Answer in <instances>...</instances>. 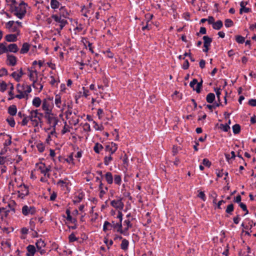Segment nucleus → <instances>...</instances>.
<instances>
[{
	"mask_svg": "<svg viewBox=\"0 0 256 256\" xmlns=\"http://www.w3.org/2000/svg\"><path fill=\"white\" fill-rule=\"evenodd\" d=\"M111 205L116 209L122 210L124 206L121 200H113L110 202Z\"/></svg>",
	"mask_w": 256,
	"mask_h": 256,
	"instance_id": "nucleus-7",
	"label": "nucleus"
},
{
	"mask_svg": "<svg viewBox=\"0 0 256 256\" xmlns=\"http://www.w3.org/2000/svg\"><path fill=\"white\" fill-rule=\"evenodd\" d=\"M8 49L4 44H0V54L7 52Z\"/></svg>",
	"mask_w": 256,
	"mask_h": 256,
	"instance_id": "nucleus-30",
	"label": "nucleus"
},
{
	"mask_svg": "<svg viewBox=\"0 0 256 256\" xmlns=\"http://www.w3.org/2000/svg\"><path fill=\"white\" fill-rule=\"evenodd\" d=\"M60 102H61V100H60V97L56 96V98L55 99V104L58 107V108L60 107Z\"/></svg>",
	"mask_w": 256,
	"mask_h": 256,
	"instance_id": "nucleus-54",
	"label": "nucleus"
},
{
	"mask_svg": "<svg viewBox=\"0 0 256 256\" xmlns=\"http://www.w3.org/2000/svg\"><path fill=\"white\" fill-rule=\"evenodd\" d=\"M38 151L40 152H42L44 150V146L42 144H38L37 146Z\"/></svg>",
	"mask_w": 256,
	"mask_h": 256,
	"instance_id": "nucleus-53",
	"label": "nucleus"
},
{
	"mask_svg": "<svg viewBox=\"0 0 256 256\" xmlns=\"http://www.w3.org/2000/svg\"><path fill=\"white\" fill-rule=\"evenodd\" d=\"M20 86V85L18 84V91L20 93V94L16 95V97L19 99H21V98H24L25 96V95H26V94L24 93V92L22 91V90L20 89V88H19Z\"/></svg>",
	"mask_w": 256,
	"mask_h": 256,
	"instance_id": "nucleus-23",
	"label": "nucleus"
},
{
	"mask_svg": "<svg viewBox=\"0 0 256 256\" xmlns=\"http://www.w3.org/2000/svg\"><path fill=\"white\" fill-rule=\"evenodd\" d=\"M66 214H67L66 220H72V217L70 216V212L69 210H66Z\"/></svg>",
	"mask_w": 256,
	"mask_h": 256,
	"instance_id": "nucleus-56",
	"label": "nucleus"
},
{
	"mask_svg": "<svg viewBox=\"0 0 256 256\" xmlns=\"http://www.w3.org/2000/svg\"><path fill=\"white\" fill-rule=\"evenodd\" d=\"M117 144L115 143H112V147L110 146H106V150L110 152L111 154H114L117 150Z\"/></svg>",
	"mask_w": 256,
	"mask_h": 256,
	"instance_id": "nucleus-13",
	"label": "nucleus"
},
{
	"mask_svg": "<svg viewBox=\"0 0 256 256\" xmlns=\"http://www.w3.org/2000/svg\"><path fill=\"white\" fill-rule=\"evenodd\" d=\"M222 26L223 24L222 21L220 20H218L216 22H214V23L212 28L215 30H219L222 27Z\"/></svg>",
	"mask_w": 256,
	"mask_h": 256,
	"instance_id": "nucleus-16",
	"label": "nucleus"
},
{
	"mask_svg": "<svg viewBox=\"0 0 256 256\" xmlns=\"http://www.w3.org/2000/svg\"><path fill=\"white\" fill-rule=\"evenodd\" d=\"M7 48L8 49V52H16L18 50V46L15 44H9Z\"/></svg>",
	"mask_w": 256,
	"mask_h": 256,
	"instance_id": "nucleus-14",
	"label": "nucleus"
},
{
	"mask_svg": "<svg viewBox=\"0 0 256 256\" xmlns=\"http://www.w3.org/2000/svg\"><path fill=\"white\" fill-rule=\"evenodd\" d=\"M8 112L11 116H15L17 112L16 107L14 105L10 106L8 108Z\"/></svg>",
	"mask_w": 256,
	"mask_h": 256,
	"instance_id": "nucleus-17",
	"label": "nucleus"
},
{
	"mask_svg": "<svg viewBox=\"0 0 256 256\" xmlns=\"http://www.w3.org/2000/svg\"><path fill=\"white\" fill-rule=\"evenodd\" d=\"M233 132L234 134H238L240 132V126L238 124H236L232 126Z\"/></svg>",
	"mask_w": 256,
	"mask_h": 256,
	"instance_id": "nucleus-29",
	"label": "nucleus"
},
{
	"mask_svg": "<svg viewBox=\"0 0 256 256\" xmlns=\"http://www.w3.org/2000/svg\"><path fill=\"white\" fill-rule=\"evenodd\" d=\"M236 40L238 43L242 44L244 42V38L240 36H237Z\"/></svg>",
	"mask_w": 256,
	"mask_h": 256,
	"instance_id": "nucleus-40",
	"label": "nucleus"
},
{
	"mask_svg": "<svg viewBox=\"0 0 256 256\" xmlns=\"http://www.w3.org/2000/svg\"><path fill=\"white\" fill-rule=\"evenodd\" d=\"M248 104L252 106H256V99H250L248 102Z\"/></svg>",
	"mask_w": 256,
	"mask_h": 256,
	"instance_id": "nucleus-55",
	"label": "nucleus"
},
{
	"mask_svg": "<svg viewBox=\"0 0 256 256\" xmlns=\"http://www.w3.org/2000/svg\"><path fill=\"white\" fill-rule=\"evenodd\" d=\"M220 128L224 132H228V130L230 128V127L228 124H226L225 125L222 124H220Z\"/></svg>",
	"mask_w": 256,
	"mask_h": 256,
	"instance_id": "nucleus-43",
	"label": "nucleus"
},
{
	"mask_svg": "<svg viewBox=\"0 0 256 256\" xmlns=\"http://www.w3.org/2000/svg\"><path fill=\"white\" fill-rule=\"evenodd\" d=\"M118 227V232H120L121 234H124V231L122 230V222H120V223H118L116 224L115 228Z\"/></svg>",
	"mask_w": 256,
	"mask_h": 256,
	"instance_id": "nucleus-38",
	"label": "nucleus"
},
{
	"mask_svg": "<svg viewBox=\"0 0 256 256\" xmlns=\"http://www.w3.org/2000/svg\"><path fill=\"white\" fill-rule=\"evenodd\" d=\"M50 6L52 8L56 9L59 7L60 2L56 0H51Z\"/></svg>",
	"mask_w": 256,
	"mask_h": 256,
	"instance_id": "nucleus-27",
	"label": "nucleus"
},
{
	"mask_svg": "<svg viewBox=\"0 0 256 256\" xmlns=\"http://www.w3.org/2000/svg\"><path fill=\"white\" fill-rule=\"evenodd\" d=\"M188 67H189V63H188V60H186L184 63L182 65V68L184 70H186L188 68Z\"/></svg>",
	"mask_w": 256,
	"mask_h": 256,
	"instance_id": "nucleus-60",
	"label": "nucleus"
},
{
	"mask_svg": "<svg viewBox=\"0 0 256 256\" xmlns=\"http://www.w3.org/2000/svg\"><path fill=\"white\" fill-rule=\"evenodd\" d=\"M241 199H242V198H241L240 196V195L237 196H236V198L234 199V202H235L239 203V204H240V202H240V201H241Z\"/></svg>",
	"mask_w": 256,
	"mask_h": 256,
	"instance_id": "nucleus-62",
	"label": "nucleus"
},
{
	"mask_svg": "<svg viewBox=\"0 0 256 256\" xmlns=\"http://www.w3.org/2000/svg\"><path fill=\"white\" fill-rule=\"evenodd\" d=\"M12 12L18 18L22 19L26 13V4L21 2L18 6H16Z\"/></svg>",
	"mask_w": 256,
	"mask_h": 256,
	"instance_id": "nucleus-1",
	"label": "nucleus"
},
{
	"mask_svg": "<svg viewBox=\"0 0 256 256\" xmlns=\"http://www.w3.org/2000/svg\"><path fill=\"white\" fill-rule=\"evenodd\" d=\"M202 164L206 166L210 167L211 165V162L206 158H204L202 160Z\"/></svg>",
	"mask_w": 256,
	"mask_h": 256,
	"instance_id": "nucleus-46",
	"label": "nucleus"
},
{
	"mask_svg": "<svg viewBox=\"0 0 256 256\" xmlns=\"http://www.w3.org/2000/svg\"><path fill=\"white\" fill-rule=\"evenodd\" d=\"M202 80H201L200 82H198L196 84V86L194 88V90H196V92L200 93V92L201 88L202 87Z\"/></svg>",
	"mask_w": 256,
	"mask_h": 256,
	"instance_id": "nucleus-31",
	"label": "nucleus"
},
{
	"mask_svg": "<svg viewBox=\"0 0 256 256\" xmlns=\"http://www.w3.org/2000/svg\"><path fill=\"white\" fill-rule=\"evenodd\" d=\"M35 212V208L33 206L29 207L28 206H24L22 208V212L25 216L29 214H34Z\"/></svg>",
	"mask_w": 256,
	"mask_h": 256,
	"instance_id": "nucleus-4",
	"label": "nucleus"
},
{
	"mask_svg": "<svg viewBox=\"0 0 256 256\" xmlns=\"http://www.w3.org/2000/svg\"><path fill=\"white\" fill-rule=\"evenodd\" d=\"M198 83V80L196 79H194L190 84V86L193 88L194 90V85Z\"/></svg>",
	"mask_w": 256,
	"mask_h": 256,
	"instance_id": "nucleus-50",
	"label": "nucleus"
},
{
	"mask_svg": "<svg viewBox=\"0 0 256 256\" xmlns=\"http://www.w3.org/2000/svg\"><path fill=\"white\" fill-rule=\"evenodd\" d=\"M104 163L106 166L109 164V162L112 160V157L111 156H106L104 160Z\"/></svg>",
	"mask_w": 256,
	"mask_h": 256,
	"instance_id": "nucleus-45",
	"label": "nucleus"
},
{
	"mask_svg": "<svg viewBox=\"0 0 256 256\" xmlns=\"http://www.w3.org/2000/svg\"><path fill=\"white\" fill-rule=\"evenodd\" d=\"M24 74V72L22 68L20 69V72L18 73L14 72H12L11 76L17 81L19 82L20 80V78Z\"/></svg>",
	"mask_w": 256,
	"mask_h": 256,
	"instance_id": "nucleus-10",
	"label": "nucleus"
},
{
	"mask_svg": "<svg viewBox=\"0 0 256 256\" xmlns=\"http://www.w3.org/2000/svg\"><path fill=\"white\" fill-rule=\"evenodd\" d=\"M128 242L126 239L122 240V242L120 245L121 248L123 250H126L128 249Z\"/></svg>",
	"mask_w": 256,
	"mask_h": 256,
	"instance_id": "nucleus-25",
	"label": "nucleus"
},
{
	"mask_svg": "<svg viewBox=\"0 0 256 256\" xmlns=\"http://www.w3.org/2000/svg\"><path fill=\"white\" fill-rule=\"evenodd\" d=\"M6 39L8 42H16V36L15 34H10L6 36Z\"/></svg>",
	"mask_w": 256,
	"mask_h": 256,
	"instance_id": "nucleus-18",
	"label": "nucleus"
},
{
	"mask_svg": "<svg viewBox=\"0 0 256 256\" xmlns=\"http://www.w3.org/2000/svg\"><path fill=\"white\" fill-rule=\"evenodd\" d=\"M234 211V205L233 204H230L228 206L226 212L229 214H232V212Z\"/></svg>",
	"mask_w": 256,
	"mask_h": 256,
	"instance_id": "nucleus-36",
	"label": "nucleus"
},
{
	"mask_svg": "<svg viewBox=\"0 0 256 256\" xmlns=\"http://www.w3.org/2000/svg\"><path fill=\"white\" fill-rule=\"evenodd\" d=\"M8 60L10 65L14 66L16 64V58L12 55L8 54Z\"/></svg>",
	"mask_w": 256,
	"mask_h": 256,
	"instance_id": "nucleus-11",
	"label": "nucleus"
},
{
	"mask_svg": "<svg viewBox=\"0 0 256 256\" xmlns=\"http://www.w3.org/2000/svg\"><path fill=\"white\" fill-rule=\"evenodd\" d=\"M69 240L70 242H73L78 240V238L75 236V235L74 233L70 234L68 236Z\"/></svg>",
	"mask_w": 256,
	"mask_h": 256,
	"instance_id": "nucleus-44",
	"label": "nucleus"
},
{
	"mask_svg": "<svg viewBox=\"0 0 256 256\" xmlns=\"http://www.w3.org/2000/svg\"><path fill=\"white\" fill-rule=\"evenodd\" d=\"M239 205H240V206L242 209V210L246 212V214H248V211L247 210L246 206L242 202H240Z\"/></svg>",
	"mask_w": 256,
	"mask_h": 256,
	"instance_id": "nucleus-47",
	"label": "nucleus"
},
{
	"mask_svg": "<svg viewBox=\"0 0 256 256\" xmlns=\"http://www.w3.org/2000/svg\"><path fill=\"white\" fill-rule=\"evenodd\" d=\"M224 25L226 28L231 27L234 25V22L230 19H226L224 21Z\"/></svg>",
	"mask_w": 256,
	"mask_h": 256,
	"instance_id": "nucleus-35",
	"label": "nucleus"
},
{
	"mask_svg": "<svg viewBox=\"0 0 256 256\" xmlns=\"http://www.w3.org/2000/svg\"><path fill=\"white\" fill-rule=\"evenodd\" d=\"M44 117L47 120L48 122L52 128L56 127L58 120L54 114H51L50 112H46Z\"/></svg>",
	"mask_w": 256,
	"mask_h": 256,
	"instance_id": "nucleus-2",
	"label": "nucleus"
},
{
	"mask_svg": "<svg viewBox=\"0 0 256 256\" xmlns=\"http://www.w3.org/2000/svg\"><path fill=\"white\" fill-rule=\"evenodd\" d=\"M36 245L38 250H40L42 248L45 246L46 244L43 240L40 239L36 243Z\"/></svg>",
	"mask_w": 256,
	"mask_h": 256,
	"instance_id": "nucleus-15",
	"label": "nucleus"
},
{
	"mask_svg": "<svg viewBox=\"0 0 256 256\" xmlns=\"http://www.w3.org/2000/svg\"><path fill=\"white\" fill-rule=\"evenodd\" d=\"M205 64H206V62H205V60H202L200 62V66L202 68H204V66H205Z\"/></svg>",
	"mask_w": 256,
	"mask_h": 256,
	"instance_id": "nucleus-64",
	"label": "nucleus"
},
{
	"mask_svg": "<svg viewBox=\"0 0 256 256\" xmlns=\"http://www.w3.org/2000/svg\"><path fill=\"white\" fill-rule=\"evenodd\" d=\"M248 4L247 2H241L240 3V14H242L243 12L248 13L250 11V9L246 7V5Z\"/></svg>",
	"mask_w": 256,
	"mask_h": 256,
	"instance_id": "nucleus-8",
	"label": "nucleus"
},
{
	"mask_svg": "<svg viewBox=\"0 0 256 256\" xmlns=\"http://www.w3.org/2000/svg\"><path fill=\"white\" fill-rule=\"evenodd\" d=\"M31 112L32 114H34V118H38V120L40 122V118L38 116L39 113L38 112V110H32Z\"/></svg>",
	"mask_w": 256,
	"mask_h": 256,
	"instance_id": "nucleus-51",
	"label": "nucleus"
},
{
	"mask_svg": "<svg viewBox=\"0 0 256 256\" xmlns=\"http://www.w3.org/2000/svg\"><path fill=\"white\" fill-rule=\"evenodd\" d=\"M202 80H201L200 82H198L196 84V86L194 88V90H196V92L200 93V92L201 88L202 87Z\"/></svg>",
	"mask_w": 256,
	"mask_h": 256,
	"instance_id": "nucleus-32",
	"label": "nucleus"
},
{
	"mask_svg": "<svg viewBox=\"0 0 256 256\" xmlns=\"http://www.w3.org/2000/svg\"><path fill=\"white\" fill-rule=\"evenodd\" d=\"M6 121L8 122V124L14 127L15 125V122L12 118H10L6 119Z\"/></svg>",
	"mask_w": 256,
	"mask_h": 256,
	"instance_id": "nucleus-37",
	"label": "nucleus"
},
{
	"mask_svg": "<svg viewBox=\"0 0 256 256\" xmlns=\"http://www.w3.org/2000/svg\"><path fill=\"white\" fill-rule=\"evenodd\" d=\"M22 90H24V93L27 96L28 94L30 93L32 91V89L30 86L26 85L25 86H22Z\"/></svg>",
	"mask_w": 256,
	"mask_h": 256,
	"instance_id": "nucleus-28",
	"label": "nucleus"
},
{
	"mask_svg": "<svg viewBox=\"0 0 256 256\" xmlns=\"http://www.w3.org/2000/svg\"><path fill=\"white\" fill-rule=\"evenodd\" d=\"M30 74L28 75L30 79L32 81V86L34 88H37V87L36 86V84L37 82V80H35V78H37L38 74L36 70H30Z\"/></svg>",
	"mask_w": 256,
	"mask_h": 256,
	"instance_id": "nucleus-6",
	"label": "nucleus"
},
{
	"mask_svg": "<svg viewBox=\"0 0 256 256\" xmlns=\"http://www.w3.org/2000/svg\"><path fill=\"white\" fill-rule=\"evenodd\" d=\"M42 109L46 112H50V110L49 109V104L46 100H44L42 104Z\"/></svg>",
	"mask_w": 256,
	"mask_h": 256,
	"instance_id": "nucleus-19",
	"label": "nucleus"
},
{
	"mask_svg": "<svg viewBox=\"0 0 256 256\" xmlns=\"http://www.w3.org/2000/svg\"><path fill=\"white\" fill-rule=\"evenodd\" d=\"M15 22L14 21H9L6 24V28L9 30L12 28Z\"/></svg>",
	"mask_w": 256,
	"mask_h": 256,
	"instance_id": "nucleus-39",
	"label": "nucleus"
},
{
	"mask_svg": "<svg viewBox=\"0 0 256 256\" xmlns=\"http://www.w3.org/2000/svg\"><path fill=\"white\" fill-rule=\"evenodd\" d=\"M202 80H201L200 82H198L196 84V86L194 88V90H196V92L200 93V92L201 88L202 87Z\"/></svg>",
	"mask_w": 256,
	"mask_h": 256,
	"instance_id": "nucleus-33",
	"label": "nucleus"
},
{
	"mask_svg": "<svg viewBox=\"0 0 256 256\" xmlns=\"http://www.w3.org/2000/svg\"><path fill=\"white\" fill-rule=\"evenodd\" d=\"M41 102V100L39 98L36 97L32 100V104L36 107L38 108L40 106Z\"/></svg>",
	"mask_w": 256,
	"mask_h": 256,
	"instance_id": "nucleus-24",
	"label": "nucleus"
},
{
	"mask_svg": "<svg viewBox=\"0 0 256 256\" xmlns=\"http://www.w3.org/2000/svg\"><path fill=\"white\" fill-rule=\"evenodd\" d=\"M114 182L118 184H120L121 182V177L119 175H116L114 178Z\"/></svg>",
	"mask_w": 256,
	"mask_h": 256,
	"instance_id": "nucleus-42",
	"label": "nucleus"
},
{
	"mask_svg": "<svg viewBox=\"0 0 256 256\" xmlns=\"http://www.w3.org/2000/svg\"><path fill=\"white\" fill-rule=\"evenodd\" d=\"M203 40H204V46L205 48L203 50V51L206 52L209 50L208 47L212 42V38L207 36H203Z\"/></svg>",
	"mask_w": 256,
	"mask_h": 256,
	"instance_id": "nucleus-5",
	"label": "nucleus"
},
{
	"mask_svg": "<svg viewBox=\"0 0 256 256\" xmlns=\"http://www.w3.org/2000/svg\"><path fill=\"white\" fill-rule=\"evenodd\" d=\"M69 15L68 12L66 10L64 6H62L60 9L59 16L64 18H68Z\"/></svg>",
	"mask_w": 256,
	"mask_h": 256,
	"instance_id": "nucleus-9",
	"label": "nucleus"
},
{
	"mask_svg": "<svg viewBox=\"0 0 256 256\" xmlns=\"http://www.w3.org/2000/svg\"><path fill=\"white\" fill-rule=\"evenodd\" d=\"M0 71L2 72V74H0V77L4 74L6 75L8 74V71L5 68H2Z\"/></svg>",
	"mask_w": 256,
	"mask_h": 256,
	"instance_id": "nucleus-61",
	"label": "nucleus"
},
{
	"mask_svg": "<svg viewBox=\"0 0 256 256\" xmlns=\"http://www.w3.org/2000/svg\"><path fill=\"white\" fill-rule=\"evenodd\" d=\"M220 88H215L214 89V90L216 92V97L218 99V102H220V95L221 94L220 93Z\"/></svg>",
	"mask_w": 256,
	"mask_h": 256,
	"instance_id": "nucleus-48",
	"label": "nucleus"
},
{
	"mask_svg": "<svg viewBox=\"0 0 256 256\" xmlns=\"http://www.w3.org/2000/svg\"><path fill=\"white\" fill-rule=\"evenodd\" d=\"M110 226V224L109 222L106 221L103 226L104 231L106 232L108 230L107 226Z\"/></svg>",
	"mask_w": 256,
	"mask_h": 256,
	"instance_id": "nucleus-59",
	"label": "nucleus"
},
{
	"mask_svg": "<svg viewBox=\"0 0 256 256\" xmlns=\"http://www.w3.org/2000/svg\"><path fill=\"white\" fill-rule=\"evenodd\" d=\"M105 178L108 184H112L113 182V178L111 172H108L105 175Z\"/></svg>",
	"mask_w": 256,
	"mask_h": 256,
	"instance_id": "nucleus-21",
	"label": "nucleus"
},
{
	"mask_svg": "<svg viewBox=\"0 0 256 256\" xmlns=\"http://www.w3.org/2000/svg\"><path fill=\"white\" fill-rule=\"evenodd\" d=\"M7 87V85L6 82H2L0 84V90L4 92L6 90Z\"/></svg>",
	"mask_w": 256,
	"mask_h": 256,
	"instance_id": "nucleus-41",
	"label": "nucleus"
},
{
	"mask_svg": "<svg viewBox=\"0 0 256 256\" xmlns=\"http://www.w3.org/2000/svg\"><path fill=\"white\" fill-rule=\"evenodd\" d=\"M14 86L12 85V84H10V90L8 94L10 96H12V97L8 98V100H11L14 98V97H13L14 94L12 92V90H14Z\"/></svg>",
	"mask_w": 256,
	"mask_h": 256,
	"instance_id": "nucleus-49",
	"label": "nucleus"
},
{
	"mask_svg": "<svg viewBox=\"0 0 256 256\" xmlns=\"http://www.w3.org/2000/svg\"><path fill=\"white\" fill-rule=\"evenodd\" d=\"M28 120H29V119H28V117L25 116L22 122V126L26 125Z\"/></svg>",
	"mask_w": 256,
	"mask_h": 256,
	"instance_id": "nucleus-52",
	"label": "nucleus"
},
{
	"mask_svg": "<svg viewBox=\"0 0 256 256\" xmlns=\"http://www.w3.org/2000/svg\"><path fill=\"white\" fill-rule=\"evenodd\" d=\"M28 253L34 254L36 252V248L33 245H28L26 248Z\"/></svg>",
	"mask_w": 256,
	"mask_h": 256,
	"instance_id": "nucleus-26",
	"label": "nucleus"
},
{
	"mask_svg": "<svg viewBox=\"0 0 256 256\" xmlns=\"http://www.w3.org/2000/svg\"><path fill=\"white\" fill-rule=\"evenodd\" d=\"M45 164H42L41 166H38V169L40 170V172L43 174L44 176L46 175V174L50 171V167L46 168Z\"/></svg>",
	"mask_w": 256,
	"mask_h": 256,
	"instance_id": "nucleus-12",
	"label": "nucleus"
},
{
	"mask_svg": "<svg viewBox=\"0 0 256 256\" xmlns=\"http://www.w3.org/2000/svg\"><path fill=\"white\" fill-rule=\"evenodd\" d=\"M206 28L204 27H201L200 30V33L202 34H206Z\"/></svg>",
	"mask_w": 256,
	"mask_h": 256,
	"instance_id": "nucleus-63",
	"label": "nucleus"
},
{
	"mask_svg": "<svg viewBox=\"0 0 256 256\" xmlns=\"http://www.w3.org/2000/svg\"><path fill=\"white\" fill-rule=\"evenodd\" d=\"M103 148L102 144L96 143L94 146V150L96 153L98 154L100 152V150H102Z\"/></svg>",
	"mask_w": 256,
	"mask_h": 256,
	"instance_id": "nucleus-34",
	"label": "nucleus"
},
{
	"mask_svg": "<svg viewBox=\"0 0 256 256\" xmlns=\"http://www.w3.org/2000/svg\"><path fill=\"white\" fill-rule=\"evenodd\" d=\"M29 50V45L27 43H24L22 44V48L20 50L21 54H26Z\"/></svg>",
	"mask_w": 256,
	"mask_h": 256,
	"instance_id": "nucleus-22",
	"label": "nucleus"
},
{
	"mask_svg": "<svg viewBox=\"0 0 256 256\" xmlns=\"http://www.w3.org/2000/svg\"><path fill=\"white\" fill-rule=\"evenodd\" d=\"M52 18H53L56 22L60 24V30H62L65 25L68 23L67 21L62 18V17L60 16L57 14H53L52 16Z\"/></svg>",
	"mask_w": 256,
	"mask_h": 256,
	"instance_id": "nucleus-3",
	"label": "nucleus"
},
{
	"mask_svg": "<svg viewBox=\"0 0 256 256\" xmlns=\"http://www.w3.org/2000/svg\"><path fill=\"white\" fill-rule=\"evenodd\" d=\"M207 21L208 22V24H212V25L214 24V19L212 16H208V19H207Z\"/></svg>",
	"mask_w": 256,
	"mask_h": 256,
	"instance_id": "nucleus-58",
	"label": "nucleus"
},
{
	"mask_svg": "<svg viewBox=\"0 0 256 256\" xmlns=\"http://www.w3.org/2000/svg\"><path fill=\"white\" fill-rule=\"evenodd\" d=\"M215 98L216 96L214 94L209 93L206 97V102L208 103L211 104L213 102L215 99Z\"/></svg>",
	"mask_w": 256,
	"mask_h": 256,
	"instance_id": "nucleus-20",
	"label": "nucleus"
},
{
	"mask_svg": "<svg viewBox=\"0 0 256 256\" xmlns=\"http://www.w3.org/2000/svg\"><path fill=\"white\" fill-rule=\"evenodd\" d=\"M198 196L199 198H202L204 201H205V200H206V196H205V194H204V192H199Z\"/></svg>",
	"mask_w": 256,
	"mask_h": 256,
	"instance_id": "nucleus-57",
	"label": "nucleus"
}]
</instances>
